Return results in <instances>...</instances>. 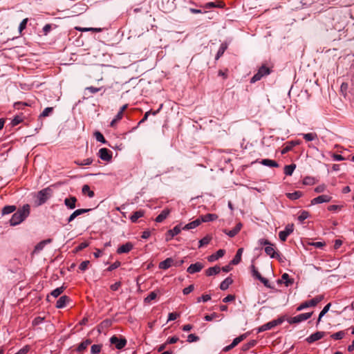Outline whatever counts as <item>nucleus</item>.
I'll return each instance as SVG.
<instances>
[{
	"mask_svg": "<svg viewBox=\"0 0 354 354\" xmlns=\"http://www.w3.org/2000/svg\"><path fill=\"white\" fill-rule=\"evenodd\" d=\"M203 268V265L200 262H196L195 263L191 264L187 270V272L189 274H194L196 272H200Z\"/></svg>",
	"mask_w": 354,
	"mask_h": 354,
	"instance_id": "obj_14",
	"label": "nucleus"
},
{
	"mask_svg": "<svg viewBox=\"0 0 354 354\" xmlns=\"http://www.w3.org/2000/svg\"><path fill=\"white\" fill-rule=\"evenodd\" d=\"M90 210H91L90 209H78L75 210L68 218V219H67L68 223L72 222L77 216H78L82 214L86 213V212H89Z\"/></svg>",
	"mask_w": 354,
	"mask_h": 354,
	"instance_id": "obj_17",
	"label": "nucleus"
},
{
	"mask_svg": "<svg viewBox=\"0 0 354 354\" xmlns=\"http://www.w3.org/2000/svg\"><path fill=\"white\" fill-rule=\"evenodd\" d=\"M313 315V313H301L297 316L290 317L288 319V322L290 324H297L309 319Z\"/></svg>",
	"mask_w": 354,
	"mask_h": 354,
	"instance_id": "obj_5",
	"label": "nucleus"
},
{
	"mask_svg": "<svg viewBox=\"0 0 354 354\" xmlns=\"http://www.w3.org/2000/svg\"><path fill=\"white\" fill-rule=\"evenodd\" d=\"M344 331H339L337 333H335L331 335V337L334 339H341L344 336Z\"/></svg>",
	"mask_w": 354,
	"mask_h": 354,
	"instance_id": "obj_54",
	"label": "nucleus"
},
{
	"mask_svg": "<svg viewBox=\"0 0 354 354\" xmlns=\"http://www.w3.org/2000/svg\"><path fill=\"white\" fill-rule=\"evenodd\" d=\"M279 283H284L286 287L291 286L294 283L293 279H290L288 274L283 273L281 279L278 280Z\"/></svg>",
	"mask_w": 354,
	"mask_h": 354,
	"instance_id": "obj_18",
	"label": "nucleus"
},
{
	"mask_svg": "<svg viewBox=\"0 0 354 354\" xmlns=\"http://www.w3.org/2000/svg\"><path fill=\"white\" fill-rule=\"evenodd\" d=\"M270 73V69L266 65H263L259 68L257 73L254 74V76L251 78L250 82L254 83L260 80L263 77L268 75Z\"/></svg>",
	"mask_w": 354,
	"mask_h": 354,
	"instance_id": "obj_3",
	"label": "nucleus"
},
{
	"mask_svg": "<svg viewBox=\"0 0 354 354\" xmlns=\"http://www.w3.org/2000/svg\"><path fill=\"white\" fill-rule=\"evenodd\" d=\"M122 113H121V112H118L113 120L111 122V127H114L115 124L122 118Z\"/></svg>",
	"mask_w": 354,
	"mask_h": 354,
	"instance_id": "obj_49",
	"label": "nucleus"
},
{
	"mask_svg": "<svg viewBox=\"0 0 354 354\" xmlns=\"http://www.w3.org/2000/svg\"><path fill=\"white\" fill-rule=\"evenodd\" d=\"M201 223V221L199 218H197V219L186 224L183 227H182V229L184 230H192V229H194V228H196V227H198Z\"/></svg>",
	"mask_w": 354,
	"mask_h": 354,
	"instance_id": "obj_21",
	"label": "nucleus"
},
{
	"mask_svg": "<svg viewBox=\"0 0 354 354\" xmlns=\"http://www.w3.org/2000/svg\"><path fill=\"white\" fill-rule=\"evenodd\" d=\"M133 248V245L131 242H127L125 244L120 246L117 250L118 254L128 253Z\"/></svg>",
	"mask_w": 354,
	"mask_h": 354,
	"instance_id": "obj_16",
	"label": "nucleus"
},
{
	"mask_svg": "<svg viewBox=\"0 0 354 354\" xmlns=\"http://www.w3.org/2000/svg\"><path fill=\"white\" fill-rule=\"evenodd\" d=\"M303 138L306 141H313L317 138V135L315 133H303Z\"/></svg>",
	"mask_w": 354,
	"mask_h": 354,
	"instance_id": "obj_40",
	"label": "nucleus"
},
{
	"mask_svg": "<svg viewBox=\"0 0 354 354\" xmlns=\"http://www.w3.org/2000/svg\"><path fill=\"white\" fill-rule=\"evenodd\" d=\"M286 196L290 200H297L302 196V192L300 191H295L292 193L286 194Z\"/></svg>",
	"mask_w": 354,
	"mask_h": 354,
	"instance_id": "obj_34",
	"label": "nucleus"
},
{
	"mask_svg": "<svg viewBox=\"0 0 354 354\" xmlns=\"http://www.w3.org/2000/svg\"><path fill=\"white\" fill-rule=\"evenodd\" d=\"M252 274L254 277H255L257 279H259L262 276L261 274L258 272L257 268H255L254 265H251L250 266Z\"/></svg>",
	"mask_w": 354,
	"mask_h": 354,
	"instance_id": "obj_48",
	"label": "nucleus"
},
{
	"mask_svg": "<svg viewBox=\"0 0 354 354\" xmlns=\"http://www.w3.org/2000/svg\"><path fill=\"white\" fill-rule=\"evenodd\" d=\"M121 265L120 262V261H115L113 263H112L109 268H108V270L109 271H112L116 268H118Z\"/></svg>",
	"mask_w": 354,
	"mask_h": 354,
	"instance_id": "obj_62",
	"label": "nucleus"
},
{
	"mask_svg": "<svg viewBox=\"0 0 354 354\" xmlns=\"http://www.w3.org/2000/svg\"><path fill=\"white\" fill-rule=\"evenodd\" d=\"M64 289H65V288L64 286L57 288L50 292V295L53 297L56 298V297H59L64 292Z\"/></svg>",
	"mask_w": 354,
	"mask_h": 354,
	"instance_id": "obj_41",
	"label": "nucleus"
},
{
	"mask_svg": "<svg viewBox=\"0 0 354 354\" xmlns=\"http://www.w3.org/2000/svg\"><path fill=\"white\" fill-rule=\"evenodd\" d=\"M241 227L242 223H239L232 230H224L223 232L228 235L230 237H234L240 232Z\"/></svg>",
	"mask_w": 354,
	"mask_h": 354,
	"instance_id": "obj_15",
	"label": "nucleus"
},
{
	"mask_svg": "<svg viewBox=\"0 0 354 354\" xmlns=\"http://www.w3.org/2000/svg\"><path fill=\"white\" fill-rule=\"evenodd\" d=\"M265 252L271 258H278L279 257V254L276 252L274 245L271 243L265 248Z\"/></svg>",
	"mask_w": 354,
	"mask_h": 354,
	"instance_id": "obj_11",
	"label": "nucleus"
},
{
	"mask_svg": "<svg viewBox=\"0 0 354 354\" xmlns=\"http://www.w3.org/2000/svg\"><path fill=\"white\" fill-rule=\"evenodd\" d=\"M295 168L296 165L295 164L286 165L284 167V174L287 176H291Z\"/></svg>",
	"mask_w": 354,
	"mask_h": 354,
	"instance_id": "obj_36",
	"label": "nucleus"
},
{
	"mask_svg": "<svg viewBox=\"0 0 354 354\" xmlns=\"http://www.w3.org/2000/svg\"><path fill=\"white\" fill-rule=\"evenodd\" d=\"M30 207L28 204L24 205L19 208L12 216L10 220V224L15 226L24 221L30 214Z\"/></svg>",
	"mask_w": 354,
	"mask_h": 354,
	"instance_id": "obj_1",
	"label": "nucleus"
},
{
	"mask_svg": "<svg viewBox=\"0 0 354 354\" xmlns=\"http://www.w3.org/2000/svg\"><path fill=\"white\" fill-rule=\"evenodd\" d=\"M23 121V117L21 115H16L11 121V126L15 127L20 124Z\"/></svg>",
	"mask_w": 354,
	"mask_h": 354,
	"instance_id": "obj_45",
	"label": "nucleus"
},
{
	"mask_svg": "<svg viewBox=\"0 0 354 354\" xmlns=\"http://www.w3.org/2000/svg\"><path fill=\"white\" fill-rule=\"evenodd\" d=\"M194 289V285H189L188 287L187 288H185L183 290V292L184 295H188L189 293H190L191 292H192Z\"/></svg>",
	"mask_w": 354,
	"mask_h": 354,
	"instance_id": "obj_61",
	"label": "nucleus"
},
{
	"mask_svg": "<svg viewBox=\"0 0 354 354\" xmlns=\"http://www.w3.org/2000/svg\"><path fill=\"white\" fill-rule=\"evenodd\" d=\"M178 339H179L178 337H176V336L169 337L166 342V344H175L178 341Z\"/></svg>",
	"mask_w": 354,
	"mask_h": 354,
	"instance_id": "obj_63",
	"label": "nucleus"
},
{
	"mask_svg": "<svg viewBox=\"0 0 354 354\" xmlns=\"http://www.w3.org/2000/svg\"><path fill=\"white\" fill-rule=\"evenodd\" d=\"M221 315L216 313H213L211 315H206L205 317H204V319L207 321V322H211L214 319H216V318H218L220 317Z\"/></svg>",
	"mask_w": 354,
	"mask_h": 354,
	"instance_id": "obj_51",
	"label": "nucleus"
},
{
	"mask_svg": "<svg viewBox=\"0 0 354 354\" xmlns=\"http://www.w3.org/2000/svg\"><path fill=\"white\" fill-rule=\"evenodd\" d=\"M27 22H28L27 18L24 19L21 21V22L20 23V24L19 26V31L20 32H21L26 28Z\"/></svg>",
	"mask_w": 354,
	"mask_h": 354,
	"instance_id": "obj_58",
	"label": "nucleus"
},
{
	"mask_svg": "<svg viewBox=\"0 0 354 354\" xmlns=\"http://www.w3.org/2000/svg\"><path fill=\"white\" fill-rule=\"evenodd\" d=\"M95 137L98 142H100L102 143H106V140L104 136L100 132L96 131L95 133Z\"/></svg>",
	"mask_w": 354,
	"mask_h": 354,
	"instance_id": "obj_52",
	"label": "nucleus"
},
{
	"mask_svg": "<svg viewBox=\"0 0 354 354\" xmlns=\"http://www.w3.org/2000/svg\"><path fill=\"white\" fill-rule=\"evenodd\" d=\"M227 45L226 43H223L221 45V46L216 53V59H218L223 55V53L225 51V50L227 49Z\"/></svg>",
	"mask_w": 354,
	"mask_h": 354,
	"instance_id": "obj_38",
	"label": "nucleus"
},
{
	"mask_svg": "<svg viewBox=\"0 0 354 354\" xmlns=\"http://www.w3.org/2000/svg\"><path fill=\"white\" fill-rule=\"evenodd\" d=\"M293 224H288L286 226L285 230L279 232V236L281 241H285L287 237L293 232Z\"/></svg>",
	"mask_w": 354,
	"mask_h": 354,
	"instance_id": "obj_7",
	"label": "nucleus"
},
{
	"mask_svg": "<svg viewBox=\"0 0 354 354\" xmlns=\"http://www.w3.org/2000/svg\"><path fill=\"white\" fill-rule=\"evenodd\" d=\"M145 214V212L143 210H138L133 213V214L130 217V220L132 223H136L138 218L142 217Z\"/></svg>",
	"mask_w": 354,
	"mask_h": 354,
	"instance_id": "obj_28",
	"label": "nucleus"
},
{
	"mask_svg": "<svg viewBox=\"0 0 354 354\" xmlns=\"http://www.w3.org/2000/svg\"><path fill=\"white\" fill-rule=\"evenodd\" d=\"M224 254H225V250L220 249L215 254L210 255L208 257V261H216V260L218 259L219 258L222 257L224 255Z\"/></svg>",
	"mask_w": 354,
	"mask_h": 354,
	"instance_id": "obj_27",
	"label": "nucleus"
},
{
	"mask_svg": "<svg viewBox=\"0 0 354 354\" xmlns=\"http://www.w3.org/2000/svg\"><path fill=\"white\" fill-rule=\"evenodd\" d=\"M199 340V337L196 336L195 334H189L187 336V342L189 343L195 342Z\"/></svg>",
	"mask_w": 354,
	"mask_h": 354,
	"instance_id": "obj_56",
	"label": "nucleus"
},
{
	"mask_svg": "<svg viewBox=\"0 0 354 354\" xmlns=\"http://www.w3.org/2000/svg\"><path fill=\"white\" fill-rule=\"evenodd\" d=\"M127 339L124 337H118L115 335L110 338V343L114 344L117 349L123 348L127 344Z\"/></svg>",
	"mask_w": 354,
	"mask_h": 354,
	"instance_id": "obj_6",
	"label": "nucleus"
},
{
	"mask_svg": "<svg viewBox=\"0 0 354 354\" xmlns=\"http://www.w3.org/2000/svg\"><path fill=\"white\" fill-rule=\"evenodd\" d=\"M256 341L255 340H252L249 342H248L247 344H245L242 346V350L243 351H248V349H250V348L256 345Z\"/></svg>",
	"mask_w": 354,
	"mask_h": 354,
	"instance_id": "obj_46",
	"label": "nucleus"
},
{
	"mask_svg": "<svg viewBox=\"0 0 354 354\" xmlns=\"http://www.w3.org/2000/svg\"><path fill=\"white\" fill-rule=\"evenodd\" d=\"M331 196L328 195H321L311 201V205L319 204L323 203H328L331 201Z\"/></svg>",
	"mask_w": 354,
	"mask_h": 354,
	"instance_id": "obj_10",
	"label": "nucleus"
},
{
	"mask_svg": "<svg viewBox=\"0 0 354 354\" xmlns=\"http://www.w3.org/2000/svg\"><path fill=\"white\" fill-rule=\"evenodd\" d=\"M221 268L218 266H215L214 267H211L207 269L205 271V274L208 277L216 275L221 272Z\"/></svg>",
	"mask_w": 354,
	"mask_h": 354,
	"instance_id": "obj_25",
	"label": "nucleus"
},
{
	"mask_svg": "<svg viewBox=\"0 0 354 354\" xmlns=\"http://www.w3.org/2000/svg\"><path fill=\"white\" fill-rule=\"evenodd\" d=\"M225 6L224 3L222 1H218L217 3L214 2H209L204 5V8L206 9H209L212 8H223Z\"/></svg>",
	"mask_w": 354,
	"mask_h": 354,
	"instance_id": "obj_29",
	"label": "nucleus"
},
{
	"mask_svg": "<svg viewBox=\"0 0 354 354\" xmlns=\"http://www.w3.org/2000/svg\"><path fill=\"white\" fill-rule=\"evenodd\" d=\"M308 307H310V304H309V302L308 301H306L304 303H302L301 304H300L297 308V311H300V310H302L304 308H308Z\"/></svg>",
	"mask_w": 354,
	"mask_h": 354,
	"instance_id": "obj_60",
	"label": "nucleus"
},
{
	"mask_svg": "<svg viewBox=\"0 0 354 354\" xmlns=\"http://www.w3.org/2000/svg\"><path fill=\"white\" fill-rule=\"evenodd\" d=\"M261 163L265 166L270 167H278L279 164L272 160L270 159H263Z\"/></svg>",
	"mask_w": 354,
	"mask_h": 354,
	"instance_id": "obj_31",
	"label": "nucleus"
},
{
	"mask_svg": "<svg viewBox=\"0 0 354 354\" xmlns=\"http://www.w3.org/2000/svg\"><path fill=\"white\" fill-rule=\"evenodd\" d=\"M157 294L155 291L151 292L149 295L145 299V302L150 303L152 300L155 299Z\"/></svg>",
	"mask_w": 354,
	"mask_h": 354,
	"instance_id": "obj_50",
	"label": "nucleus"
},
{
	"mask_svg": "<svg viewBox=\"0 0 354 354\" xmlns=\"http://www.w3.org/2000/svg\"><path fill=\"white\" fill-rule=\"evenodd\" d=\"M102 345L101 344H93L91 348V354H97L101 351Z\"/></svg>",
	"mask_w": 354,
	"mask_h": 354,
	"instance_id": "obj_44",
	"label": "nucleus"
},
{
	"mask_svg": "<svg viewBox=\"0 0 354 354\" xmlns=\"http://www.w3.org/2000/svg\"><path fill=\"white\" fill-rule=\"evenodd\" d=\"M170 213V210L169 209H163L161 213L156 218L155 221L157 223H161L165 219L167 218Z\"/></svg>",
	"mask_w": 354,
	"mask_h": 354,
	"instance_id": "obj_22",
	"label": "nucleus"
},
{
	"mask_svg": "<svg viewBox=\"0 0 354 354\" xmlns=\"http://www.w3.org/2000/svg\"><path fill=\"white\" fill-rule=\"evenodd\" d=\"M300 144L299 140H292L287 143L286 146L281 150V153L285 154L288 151H291L292 148Z\"/></svg>",
	"mask_w": 354,
	"mask_h": 354,
	"instance_id": "obj_19",
	"label": "nucleus"
},
{
	"mask_svg": "<svg viewBox=\"0 0 354 354\" xmlns=\"http://www.w3.org/2000/svg\"><path fill=\"white\" fill-rule=\"evenodd\" d=\"M310 216V214L307 211H301L298 216L299 222L303 223L306 219Z\"/></svg>",
	"mask_w": 354,
	"mask_h": 354,
	"instance_id": "obj_43",
	"label": "nucleus"
},
{
	"mask_svg": "<svg viewBox=\"0 0 354 354\" xmlns=\"http://www.w3.org/2000/svg\"><path fill=\"white\" fill-rule=\"evenodd\" d=\"M284 321L283 317H279L277 319L272 320L259 328L258 332H263L267 330L272 329V328L282 324Z\"/></svg>",
	"mask_w": 354,
	"mask_h": 354,
	"instance_id": "obj_4",
	"label": "nucleus"
},
{
	"mask_svg": "<svg viewBox=\"0 0 354 354\" xmlns=\"http://www.w3.org/2000/svg\"><path fill=\"white\" fill-rule=\"evenodd\" d=\"M232 279L230 277H227L225 279H224L220 284V288L222 290H227L230 285L232 283Z\"/></svg>",
	"mask_w": 354,
	"mask_h": 354,
	"instance_id": "obj_30",
	"label": "nucleus"
},
{
	"mask_svg": "<svg viewBox=\"0 0 354 354\" xmlns=\"http://www.w3.org/2000/svg\"><path fill=\"white\" fill-rule=\"evenodd\" d=\"M325 335L324 332L317 331L306 338V341L309 343H313L320 339H322Z\"/></svg>",
	"mask_w": 354,
	"mask_h": 354,
	"instance_id": "obj_12",
	"label": "nucleus"
},
{
	"mask_svg": "<svg viewBox=\"0 0 354 354\" xmlns=\"http://www.w3.org/2000/svg\"><path fill=\"white\" fill-rule=\"evenodd\" d=\"M211 239L212 238L209 236H206L202 239H201L199 241V248L207 245L210 242Z\"/></svg>",
	"mask_w": 354,
	"mask_h": 354,
	"instance_id": "obj_47",
	"label": "nucleus"
},
{
	"mask_svg": "<svg viewBox=\"0 0 354 354\" xmlns=\"http://www.w3.org/2000/svg\"><path fill=\"white\" fill-rule=\"evenodd\" d=\"M69 297L64 295L62 296L57 301L56 307L57 308H62L66 306V303L69 301Z\"/></svg>",
	"mask_w": 354,
	"mask_h": 354,
	"instance_id": "obj_24",
	"label": "nucleus"
},
{
	"mask_svg": "<svg viewBox=\"0 0 354 354\" xmlns=\"http://www.w3.org/2000/svg\"><path fill=\"white\" fill-rule=\"evenodd\" d=\"M245 337H246V335L245 334H243V335H241L236 337L235 339H233L232 342L230 345L225 346L223 348V351L227 352V351H230L231 349L234 348L236 345H238L241 341H243L245 338Z\"/></svg>",
	"mask_w": 354,
	"mask_h": 354,
	"instance_id": "obj_8",
	"label": "nucleus"
},
{
	"mask_svg": "<svg viewBox=\"0 0 354 354\" xmlns=\"http://www.w3.org/2000/svg\"><path fill=\"white\" fill-rule=\"evenodd\" d=\"M53 107H46L44 109L42 113H41L40 116L45 118L50 115V113L53 111Z\"/></svg>",
	"mask_w": 354,
	"mask_h": 354,
	"instance_id": "obj_53",
	"label": "nucleus"
},
{
	"mask_svg": "<svg viewBox=\"0 0 354 354\" xmlns=\"http://www.w3.org/2000/svg\"><path fill=\"white\" fill-rule=\"evenodd\" d=\"M52 190L50 187H47L40 190L37 194V205H41L45 203L47 200L50 197Z\"/></svg>",
	"mask_w": 354,
	"mask_h": 354,
	"instance_id": "obj_2",
	"label": "nucleus"
},
{
	"mask_svg": "<svg viewBox=\"0 0 354 354\" xmlns=\"http://www.w3.org/2000/svg\"><path fill=\"white\" fill-rule=\"evenodd\" d=\"M218 216L215 214H207L205 215H203L200 217V219L202 222H209L213 221L217 219Z\"/></svg>",
	"mask_w": 354,
	"mask_h": 354,
	"instance_id": "obj_26",
	"label": "nucleus"
},
{
	"mask_svg": "<svg viewBox=\"0 0 354 354\" xmlns=\"http://www.w3.org/2000/svg\"><path fill=\"white\" fill-rule=\"evenodd\" d=\"M180 316L179 314L175 313H171L168 315V319L167 322L173 321L177 319Z\"/></svg>",
	"mask_w": 354,
	"mask_h": 354,
	"instance_id": "obj_64",
	"label": "nucleus"
},
{
	"mask_svg": "<svg viewBox=\"0 0 354 354\" xmlns=\"http://www.w3.org/2000/svg\"><path fill=\"white\" fill-rule=\"evenodd\" d=\"M99 157L105 161H110L112 159L111 151L106 148H102L99 150Z\"/></svg>",
	"mask_w": 354,
	"mask_h": 354,
	"instance_id": "obj_9",
	"label": "nucleus"
},
{
	"mask_svg": "<svg viewBox=\"0 0 354 354\" xmlns=\"http://www.w3.org/2000/svg\"><path fill=\"white\" fill-rule=\"evenodd\" d=\"M45 243L44 242H39L35 248V250H34V252H38L41 250H42L44 249V248L45 247Z\"/></svg>",
	"mask_w": 354,
	"mask_h": 354,
	"instance_id": "obj_59",
	"label": "nucleus"
},
{
	"mask_svg": "<svg viewBox=\"0 0 354 354\" xmlns=\"http://www.w3.org/2000/svg\"><path fill=\"white\" fill-rule=\"evenodd\" d=\"M77 202V198L75 196H71L70 198H66L64 200V205L70 209H73L75 207V203Z\"/></svg>",
	"mask_w": 354,
	"mask_h": 354,
	"instance_id": "obj_20",
	"label": "nucleus"
},
{
	"mask_svg": "<svg viewBox=\"0 0 354 354\" xmlns=\"http://www.w3.org/2000/svg\"><path fill=\"white\" fill-rule=\"evenodd\" d=\"M15 210V205H6L2 209V214H9L14 212Z\"/></svg>",
	"mask_w": 354,
	"mask_h": 354,
	"instance_id": "obj_37",
	"label": "nucleus"
},
{
	"mask_svg": "<svg viewBox=\"0 0 354 354\" xmlns=\"http://www.w3.org/2000/svg\"><path fill=\"white\" fill-rule=\"evenodd\" d=\"M82 192L83 194L87 195L89 198H93L95 195L93 191L91 190L88 185H84L82 187Z\"/></svg>",
	"mask_w": 354,
	"mask_h": 354,
	"instance_id": "obj_33",
	"label": "nucleus"
},
{
	"mask_svg": "<svg viewBox=\"0 0 354 354\" xmlns=\"http://www.w3.org/2000/svg\"><path fill=\"white\" fill-rule=\"evenodd\" d=\"M331 304L330 303L326 304L324 308L322 309V310L320 312L319 315V317H318V320H317V324L319 323V322L321 321V319L322 317L326 314L328 313V311L330 309V307Z\"/></svg>",
	"mask_w": 354,
	"mask_h": 354,
	"instance_id": "obj_42",
	"label": "nucleus"
},
{
	"mask_svg": "<svg viewBox=\"0 0 354 354\" xmlns=\"http://www.w3.org/2000/svg\"><path fill=\"white\" fill-rule=\"evenodd\" d=\"M162 104L160 105V108L156 110V111H147L143 117V118L140 121L139 124L142 123V122H144L145 121H146L149 117V115L150 114H152L153 115H156L159 111L160 110L162 109Z\"/></svg>",
	"mask_w": 354,
	"mask_h": 354,
	"instance_id": "obj_35",
	"label": "nucleus"
},
{
	"mask_svg": "<svg viewBox=\"0 0 354 354\" xmlns=\"http://www.w3.org/2000/svg\"><path fill=\"white\" fill-rule=\"evenodd\" d=\"M90 262L89 261H82L80 265L79 266V269L82 271H85L89 265Z\"/></svg>",
	"mask_w": 354,
	"mask_h": 354,
	"instance_id": "obj_57",
	"label": "nucleus"
},
{
	"mask_svg": "<svg viewBox=\"0 0 354 354\" xmlns=\"http://www.w3.org/2000/svg\"><path fill=\"white\" fill-rule=\"evenodd\" d=\"M243 251V248H239L237 250L235 257H234V259H232V261L231 262L232 264L236 265L240 263Z\"/></svg>",
	"mask_w": 354,
	"mask_h": 354,
	"instance_id": "obj_32",
	"label": "nucleus"
},
{
	"mask_svg": "<svg viewBox=\"0 0 354 354\" xmlns=\"http://www.w3.org/2000/svg\"><path fill=\"white\" fill-rule=\"evenodd\" d=\"M174 262L171 258H167L165 261H161L159 263V268L162 270H167L170 268Z\"/></svg>",
	"mask_w": 354,
	"mask_h": 354,
	"instance_id": "obj_23",
	"label": "nucleus"
},
{
	"mask_svg": "<svg viewBox=\"0 0 354 354\" xmlns=\"http://www.w3.org/2000/svg\"><path fill=\"white\" fill-rule=\"evenodd\" d=\"M91 344V341L90 339H86L84 342H82V343H80V344L78 346L77 350V351L79 352H82L83 351H84L87 346Z\"/></svg>",
	"mask_w": 354,
	"mask_h": 354,
	"instance_id": "obj_39",
	"label": "nucleus"
},
{
	"mask_svg": "<svg viewBox=\"0 0 354 354\" xmlns=\"http://www.w3.org/2000/svg\"><path fill=\"white\" fill-rule=\"evenodd\" d=\"M211 299L210 295H203L201 297L197 298V302L199 303L201 301L206 302Z\"/></svg>",
	"mask_w": 354,
	"mask_h": 354,
	"instance_id": "obj_55",
	"label": "nucleus"
},
{
	"mask_svg": "<svg viewBox=\"0 0 354 354\" xmlns=\"http://www.w3.org/2000/svg\"><path fill=\"white\" fill-rule=\"evenodd\" d=\"M181 230H183L180 225L175 226L172 230H169L167 232L166 241H170L174 236L178 234Z\"/></svg>",
	"mask_w": 354,
	"mask_h": 354,
	"instance_id": "obj_13",
	"label": "nucleus"
}]
</instances>
